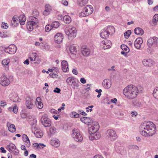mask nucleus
I'll list each match as a JSON object with an SVG mask.
<instances>
[{
  "label": "nucleus",
  "mask_w": 158,
  "mask_h": 158,
  "mask_svg": "<svg viewBox=\"0 0 158 158\" xmlns=\"http://www.w3.org/2000/svg\"><path fill=\"white\" fill-rule=\"evenodd\" d=\"M156 131V125L152 122L144 121L139 127V132L142 136L148 137L152 136Z\"/></svg>",
  "instance_id": "1"
},
{
  "label": "nucleus",
  "mask_w": 158,
  "mask_h": 158,
  "mask_svg": "<svg viewBox=\"0 0 158 158\" xmlns=\"http://www.w3.org/2000/svg\"><path fill=\"white\" fill-rule=\"evenodd\" d=\"M123 93L127 98L132 99L137 97L139 91L136 86L130 85L124 89Z\"/></svg>",
  "instance_id": "2"
},
{
  "label": "nucleus",
  "mask_w": 158,
  "mask_h": 158,
  "mask_svg": "<svg viewBox=\"0 0 158 158\" xmlns=\"http://www.w3.org/2000/svg\"><path fill=\"white\" fill-rule=\"evenodd\" d=\"M38 20L37 18L34 16L31 17L29 19V21L27 23V27L30 31H32L34 28H36Z\"/></svg>",
  "instance_id": "3"
},
{
  "label": "nucleus",
  "mask_w": 158,
  "mask_h": 158,
  "mask_svg": "<svg viewBox=\"0 0 158 158\" xmlns=\"http://www.w3.org/2000/svg\"><path fill=\"white\" fill-rule=\"evenodd\" d=\"M76 30L74 27H70L65 29V34L69 36V39H72L76 36Z\"/></svg>",
  "instance_id": "4"
},
{
  "label": "nucleus",
  "mask_w": 158,
  "mask_h": 158,
  "mask_svg": "<svg viewBox=\"0 0 158 158\" xmlns=\"http://www.w3.org/2000/svg\"><path fill=\"white\" fill-rule=\"evenodd\" d=\"M106 137L111 141H114L117 138V135L115 131L112 129L108 130L106 132Z\"/></svg>",
  "instance_id": "5"
},
{
  "label": "nucleus",
  "mask_w": 158,
  "mask_h": 158,
  "mask_svg": "<svg viewBox=\"0 0 158 158\" xmlns=\"http://www.w3.org/2000/svg\"><path fill=\"white\" fill-rule=\"evenodd\" d=\"M73 133L72 136L75 141L77 142H81L83 140V137L82 135L80 133L79 130L74 129L72 131Z\"/></svg>",
  "instance_id": "6"
},
{
  "label": "nucleus",
  "mask_w": 158,
  "mask_h": 158,
  "mask_svg": "<svg viewBox=\"0 0 158 158\" xmlns=\"http://www.w3.org/2000/svg\"><path fill=\"white\" fill-rule=\"evenodd\" d=\"M147 44L150 47H158V38L155 36L150 37L148 40Z\"/></svg>",
  "instance_id": "7"
},
{
  "label": "nucleus",
  "mask_w": 158,
  "mask_h": 158,
  "mask_svg": "<svg viewBox=\"0 0 158 158\" xmlns=\"http://www.w3.org/2000/svg\"><path fill=\"white\" fill-rule=\"evenodd\" d=\"M6 148L10 153L13 152L15 155H17L19 153L18 150L16 148L15 145L13 143H10L6 146Z\"/></svg>",
  "instance_id": "8"
},
{
  "label": "nucleus",
  "mask_w": 158,
  "mask_h": 158,
  "mask_svg": "<svg viewBox=\"0 0 158 158\" xmlns=\"http://www.w3.org/2000/svg\"><path fill=\"white\" fill-rule=\"evenodd\" d=\"M89 129V133L90 135L95 133L99 129V125L97 122H94Z\"/></svg>",
  "instance_id": "9"
},
{
  "label": "nucleus",
  "mask_w": 158,
  "mask_h": 158,
  "mask_svg": "<svg viewBox=\"0 0 158 158\" xmlns=\"http://www.w3.org/2000/svg\"><path fill=\"white\" fill-rule=\"evenodd\" d=\"M40 121L42 125L45 127H49L51 125L50 119L46 115L43 116L40 119Z\"/></svg>",
  "instance_id": "10"
},
{
  "label": "nucleus",
  "mask_w": 158,
  "mask_h": 158,
  "mask_svg": "<svg viewBox=\"0 0 158 158\" xmlns=\"http://www.w3.org/2000/svg\"><path fill=\"white\" fill-rule=\"evenodd\" d=\"M5 51L6 53L12 54L15 53L17 50V47L14 44L10 45L7 47H5Z\"/></svg>",
  "instance_id": "11"
},
{
  "label": "nucleus",
  "mask_w": 158,
  "mask_h": 158,
  "mask_svg": "<svg viewBox=\"0 0 158 158\" xmlns=\"http://www.w3.org/2000/svg\"><path fill=\"white\" fill-rule=\"evenodd\" d=\"M0 83L2 85L6 86L10 84V81L5 75L3 74L0 78Z\"/></svg>",
  "instance_id": "12"
},
{
  "label": "nucleus",
  "mask_w": 158,
  "mask_h": 158,
  "mask_svg": "<svg viewBox=\"0 0 158 158\" xmlns=\"http://www.w3.org/2000/svg\"><path fill=\"white\" fill-rule=\"evenodd\" d=\"M83 11H85L86 13V15L87 16L91 14L93 11V7L91 5H87L83 9Z\"/></svg>",
  "instance_id": "13"
},
{
  "label": "nucleus",
  "mask_w": 158,
  "mask_h": 158,
  "mask_svg": "<svg viewBox=\"0 0 158 158\" xmlns=\"http://www.w3.org/2000/svg\"><path fill=\"white\" fill-rule=\"evenodd\" d=\"M81 121L83 123L86 124L88 125H91L94 122L93 120L89 118L86 117H82L80 118Z\"/></svg>",
  "instance_id": "14"
},
{
  "label": "nucleus",
  "mask_w": 158,
  "mask_h": 158,
  "mask_svg": "<svg viewBox=\"0 0 158 158\" xmlns=\"http://www.w3.org/2000/svg\"><path fill=\"white\" fill-rule=\"evenodd\" d=\"M143 42V40L141 37L137 38L134 42V45L135 48L137 49H139L141 45Z\"/></svg>",
  "instance_id": "15"
},
{
  "label": "nucleus",
  "mask_w": 158,
  "mask_h": 158,
  "mask_svg": "<svg viewBox=\"0 0 158 158\" xmlns=\"http://www.w3.org/2000/svg\"><path fill=\"white\" fill-rule=\"evenodd\" d=\"M142 63L145 66L151 67L154 64V61L150 59H144L143 60Z\"/></svg>",
  "instance_id": "16"
},
{
  "label": "nucleus",
  "mask_w": 158,
  "mask_h": 158,
  "mask_svg": "<svg viewBox=\"0 0 158 158\" xmlns=\"http://www.w3.org/2000/svg\"><path fill=\"white\" fill-rule=\"evenodd\" d=\"M63 39V35L60 33H57L54 37L55 40L57 44L60 43Z\"/></svg>",
  "instance_id": "17"
},
{
  "label": "nucleus",
  "mask_w": 158,
  "mask_h": 158,
  "mask_svg": "<svg viewBox=\"0 0 158 158\" xmlns=\"http://www.w3.org/2000/svg\"><path fill=\"white\" fill-rule=\"evenodd\" d=\"M102 85L106 89L110 88L111 85V82L109 79H105L102 82Z\"/></svg>",
  "instance_id": "18"
},
{
  "label": "nucleus",
  "mask_w": 158,
  "mask_h": 158,
  "mask_svg": "<svg viewBox=\"0 0 158 158\" xmlns=\"http://www.w3.org/2000/svg\"><path fill=\"white\" fill-rule=\"evenodd\" d=\"M19 21L16 17L14 16L12 20L11 21L10 25L13 27H17L19 24Z\"/></svg>",
  "instance_id": "19"
},
{
  "label": "nucleus",
  "mask_w": 158,
  "mask_h": 158,
  "mask_svg": "<svg viewBox=\"0 0 158 158\" xmlns=\"http://www.w3.org/2000/svg\"><path fill=\"white\" fill-rule=\"evenodd\" d=\"M62 69L64 72L69 71L68 64L67 61L63 60L61 62Z\"/></svg>",
  "instance_id": "20"
},
{
  "label": "nucleus",
  "mask_w": 158,
  "mask_h": 158,
  "mask_svg": "<svg viewBox=\"0 0 158 158\" xmlns=\"http://www.w3.org/2000/svg\"><path fill=\"white\" fill-rule=\"evenodd\" d=\"M100 137V135L98 132H95V133L92 134L89 136V138L90 140L94 139H98Z\"/></svg>",
  "instance_id": "21"
},
{
  "label": "nucleus",
  "mask_w": 158,
  "mask_h": 158,
  "mask_svg": "<svg viewBox=\"0 0 158 158\" xmlns=\"http://www.w3.org/2000/svg\"><path fill=\"white\" fill-rule=\"evenodd\" d=\"M102 43L103 44L104 46H103L104 49L109 48H110L111 43V41L107 40H105L104 41H102Z\"/></svg>",
  "instance_id": "22"
},
{
  "label": "nucleus",
  "mask_w": 158,
  "mask_h": 158,
  "mask_svg": "<svg viewBox=\"0 0 158 158\" xmlns=\"http://www.w3.org/2000/svg\"><path fill=\"white\" fill-rule=\"evenodd\" d=\"M9 131L11 132H14L16 131V128L15 125L13 124H11L8 123H7Z\"/></svg>",
  "instance_id": "23"
},
{
  "label": "nucleus",
  "mask_w": 158,
  "mask_h": 158,
  "mask_svg": "<svg viewBox=\"0 0 158 158\" xmlns=\"http://www.w3.org/2000/svg\"><path fill=\"white\" fill-rule=\"evenodd\" d=\"M26 105L27 108L30 109H31L33 106L32 101L30 98H27L26 99Z\"/></svg>",
  "instance_id": "24"
},
{
  "label": "nucleus",
  "mask_w": 158,
  "mask_h": 158,
  "mask_svg": "<svg viewBox=\"0 0 158 158\" xmlns=\"http://www.w3.org/2000/svg\"><path fill=\"white\" fill-rule=\"evenodd\" d=\"M81 53L84 56H89L90 54V49L88 48H82L81 50Z\"/></svg>",
  "instance_id": "25"
},
{
  "label": "nucleus",
  "mask_w": 158,
  "mask_h": 158,
  "mask_svg": "<svg viewBox=\"0 0 158 158\" xmlns=\"http://www.w3.org/2000/svg\"><path fill=\"white\" fill-rule=\"evenodd\" d=\"M51 10V6L49 5H46L45 6V10L43 12V14L45 16L48 15Z\"/></svg>",
  "instance_id": "26"
},
{
  "label": "nucleus",
  "mask_w": 158,
  "mask_h": 158,
  "mask_svg": "<svg viewBox=\"0 0 158 158\" xmlns=\"http://www.w3.org/2000/svg\"><path fill=\"white\" fill-rule=\"evenodd\" d=\"M101 37L103 39H106L108 38L109 35L105 28L100 33Z\"/></svg>",
  "instance_id": "27"
},
{
  "label": "nucleus",
  "mask_w": 158,
  "mask_h": 158,
  "mask_svg": "<svg viewBox=\"0 0 158 158\" xmlns=\"http://www.w3.org/2000/svg\"><path fill=\"white\" fill-rule=\"evenodd\" d=\"M19 22L21 25H23L25 24L26 18L25 16L23 15H22L19 17Z\"/></svg>",
  "instance_id": "28"
},
{
  "label": "nucleus",
  "mask_w": 158,
  "mask_h": 158,
  "mask_svg": "<svg viewBox=\"0 0 158 158\" xmlns=\"http://www.w3.org/2000/svg\"><path fill=\"white\" fill-rule=\"evenodd\" d=\"M41 100V99L40 97H38L36 98V105L37 107L39 109H42L43 107V104L40 101Z\"/></svg>",
  "instance_id": "29"
},
{
  "label": "nucleus",
  "mask_w": 158,
  "mask_h": 158,
  "mask_svg": "<svg viewBox=\"0 0 158 158\" xmlns=\"http://www.w3.org/2000/svg\"><path fill=\"white\" fill-rule=\"evenodd\" d=\"M134 32L136 35H142L143 34L144 31L140 27H137L135 29Z\"/></svg>",
  "instance_id": "30"
},
{
  "label": "nucleus",
  "mask_w": 158,
  "mask_h": 158,
  "mask_svg": "<svg viewBox=\"0 0 158 158\" xmlns=\"http://www.w3.org/2000/svg\"><path fill=\"white\" fill-rule=\"evenodd\" d=\"M10 62V60L9 59H4L2 61V64L5 67L6 70H8V64Z\"/></svg>",
  "instance_id": "31"
},
{
  "label": "nucleus",
  "mask_w": 158,
  "mask_h": 158,
  "mask_svg": "<svg viewBox=\"0 0 158 158\" xmlns=\"http://www.w3.org/2000/svg\"><path fill=\"white\" fill-rule=\"evenodd\" d=\"M106 30L109 35L114 33L115 31L114 27L111 26H109Z\"/></svg>",
  "instance_id": "32"
},
{
  "label": "nucleus",
  "mask_w": 158,
  "mask_h": 158,
  "mask_svg": "<svg viewBox=\"0 0 158 158\" xmlns=\"http://www.w3.org/2000/svg\"><path fill=\"white\" fill-rule=\"evenodd\" d=\"M89 0H78V4L79 6L81 7L85 6L88 2Z\"/></svg>",
  "instance_id": "33"
},
{
  "label": "nucleus",
  "mask_w": 158,
  "mask_h": 158,
  "mask_svg": "<svg viewBox=\"0 0 158 158\" xmlns=\"http://www.w3.org/2000/svg\"><path fill=\"white\" fill-rule=\"evenodd\" d=\"M70 52L72 54H74L75 52H77L76 46L75 45L73 44L70 46L69 48Z\"/></svg>",
  "instance_id": "34"
},
{
  "label": "nucleus",
  "mask_w": 158,
  "mask_h": 158,
  "mask_svg": "<svg viewBox=\"0 0 158 158\" xmlns=\"http://www.w3.org/2000/svg\"><path fill=\"white\" fill-rule=\"evenodd\" d=\"M63 20L66 23L69 24L71 21L70 17L69 15H65L63 17Z\"/></svg>",
  "instance_id": "35"
},
{
  "label": "nucleus",
  "mask_w": 158,
  "mask_h": 158,
  "mask_svg": "<svg viewBox=\"0 0 158 158\" xmlns=\"http://www.w3.org/2000/svg\"><path fill=\"white\" fill-rule=\"evenodd\" d=\"M51 143L52 145L56 147H57L60 145V143L59 140H51Z\"/></svg>",
  "instance_id": "36"
},
{
  "label": "nucleus",
  "mask_w": 158,
  "mask_h": 158,
  "mask_svg": "<svg viewBox=\"0 0 158 158\" xmlns=\"http://www.w3.org/2000/svg\"><path fill=\"white\" fill-rule=\"evenodd\" d=\"M153 95L155 98L158 99V87L154 89Z\"/></svg>",
  "instance_id": "37"
},
{
  "label": "nucleus",
  "mask_w": 158,
  "mask_h": 158,
  "mask_svg": "<svg viewBox=\"0 0 158 158\" xmlns=\"http://www.w3.org/2000/svg\"><path fill=\"white\" fill-rule=\"evenodd\" d=\"M70 116L73 118H78L80 117V115L75 112H73L70 114Z\"/></svg>",
  "instance_id": "38"
},
{
  "label": "nucleus",
  "mask_w": 158,
  "mask_h": 158,
  "mask_svg": "<svg viewBox=\"0 0 158 158\" xmlns=\"http://www.w3.org/2000/svg\"><path fill=\"white\" fill-rule=\"evenodd\" d=\"M75 79L73 77H68L66 80V82L69 85H72L73 81H74Z\"/></svg>",
  "instance_id": "39"
},
{
  "label": "nucleus",
  "mask_w": 158,
  "mask_h": 158,
  "mask_svg": "<svg viewBox=\"0 0 158 158\" xmlns=\"http://www.w3.org/2000/svg\"><path fill=\"white\" fill-rule=\"evenodd\" d=\"M60 23L58 21H55L52 24V28L53 29L57 28L60 26Z\"/></svg>",
  "instance_id": "40"
},
{
  "label": "nucleus",
  "mask_w": 158,
  "mask_h": 158,
  "mask_svg": "<svg viewBox=\"0 0 158 158\" xmlns=\"http://www.w3.org/2000/svg\"><path fill=\"white\" fill-rule=\"evenodd\" d=\"M33 146L35 147H36V148H44L43 147H40V146H44V147H45V145H44L43 143H40L39 144H38L37 143H33Z\"/></svg>",
  "instance_id": "41"
},
{
  "label": "nucleus",
  "mask_w": 158,
  "mask_h": 158,
  "mask_svg": "<svg viewBox=\"0 0 158 158\" xmlns=\"http://www.w3.org/2000/svg\"><path fill=\"white\" fill-rule=\"evenodd\" d=\"M121 48L123 50L126 52H129V49L127 46L123 44L121 46Z\"/></svg>",
  "instance_id": "42"
},
{
  "label": "nucleus",
  "mask_w": 158,
  "mask_h": 158,
  "mask_svg": "<svg viewBox=\"0 0 158 158\" xmlns=\"http://www.w3.org/2000/svg\"><path fill=\"white\" fill-rule=\"evenodd\" d=\"M132 104L134 106L136 107H140L142 106L141 102L138 101H133Z\"/></svg>",
  "instance_id": "43"
},
{
  "label": "nucleus",
  "mask_w": 158,
  "mask_h": 158,
  "mask_svg": "<svg viewBox=\"0 0 158 158\" xmlns=\"http://www.w3.org/2000/svg\"><path fill=\"white\" fill-rule=\"evenodd\" d=\"M52 27L50 24L47 25L45 27V30L46 32H49L51 30L53 29Z\"/></svg>",
  "instance_id": "44"
},
{
  "label": "nucleus",
  "mask_w": 158,
  "mask_h": 158,
  "mask_svg": "<svg viewBox=\"0 0 158 158\" xmlns=\"http://www.w3.org/2000/svg\"><path fill=\"white\" fill-rule=\"evenodd\" d=\"M128 148L130 149H136L138 150L139 149V147L135 145H131L128 146Z\"/></svg>",
  "instance_id": "45"
},
{
  "label": "nucleus",
  "mask_w": 158,
  "mask_h": 158,
  "mask_svg": "<svg viewBox=\"0 0 158 158\" xmlns=\"http://www.w3.org/2000/svg\"><path fill=\"white\" fill-rule=\"evenodd\" d=\"M158 21V14H155L153 17L152 19V22L154 23H156Z\"/></svg>",
  "instance_id": "46"
},
{
  "label": "nucleus",
  "mask_w": 158,
  "mask_h": 158,
  "mask_svg": "<svg viewBox=\"0 0 158 158\" xmlns=\"http://www.w3.org/2000/svg\"><path fill=\"white\" fill-rule=\"evenodd\" d=\"M35 136L38 138H40L42 137L43 135V133L42 132H40L37 131L36 133H35Z\"/></svg>",
  "instance_id": "47"
},
{
  "label": "nucleus",
  "mask_w": 158,
  "mask_h": 158,
  "mask_svg": "<svg viewBox=\"0 0 158 158\" xmlns=\"http://www.w3.org/2000/svg\"><path fill=\"white\" fill-rule=\"evenodd\" d=\"M131 31L128 30L127 31L125 32L124 33L125 37L126 39H128L131 34Z\"/></svg>",
  "instance_id": "48"
},
{
  "label": "nucleus",
  "mask_w": 158,
  "mask_h": 158,
  "mask_svg": "<svg viewBox=\"0 0 158 158\" xmlns=\"http://www.w3.org/2000/svg\"><path fill=\"white\" fill-rule=\"evenodd\" d=\"M50 132L52 135L54 134L56 132V129L55 127H53L50 128Z\"/></svg>",
  "instance_id": "49"
},
{
  "label": "nucleus",
  "mask_w": 158,
  "mask_h": 158,
  "mask_svg": "<svg viewBox=\"0 0 158 158\" xmlns=\"http://www.w3.org/2000/svg\"><path fill=\"white\" fill-rule=\"evenodd\" d=\"M85 14H86V13H85V11H83V9L82 11L79 14V16L80 17H82L87 16V15H85Z\"/></svg>",
  "instance_id": "50"
},
{
  "label": "nucleus",
  "mask_w": 158,
  "mask_h": 158,
  "mask_svg": "<svg viewBox=\"0 0 158 158\" xmlns=\"http://www.w3.org/2000/svg\"><path fill=\"white\" fill-rule=\"evenodd\" d=\"M13 100L14 102H19V97L16 95H15V97L13 98Z\"/></svg>",
  "instance_id": "51"
},
{
  "label": "nucleus",
  "mask_w": 158,
  "mask_h": 158,
  "mask_svg": "<svg viewBox=\"0 0 158 158\" xmlns=\"http://www.w3.org/2000/svg\"><path fill=\"white\" fill-rule=\"evenodd\" d=\"M72 84L73 85V88L74 89L75 88V87H78L79 86V85L77 83L76 81L74 80V81H73V82L72 83Z\"/></svg>",
  "instance_id": "52"
},
{
  "label": "nucleus",
  "mask_w": 158,
  "mask_h": 158,
  "mask_svg": "<svg viewBox=\"0 0 158 158\" xmlns=\"http://www.w3.org/2000/svg\"><path fill=\"white\" fill-rule=\"evenodd\" d=\"M7 35L4 32H2L0 31V36L2 38L6 37Z\"/></svg>",
  "instance_id": "53"
},
{
  "label": "nucleus",
  "mask_w": 158,
  "mask_h": 158,
  "mask_svg": "<svg viewBox=\"0 0 158 158\" xmlns=\"http://www.w3.org/2000/svg\"><path fill=\"white\" fill-rule=\"evenodd\" d=\"M78 112L83 115L85 116L87 115V114L82 110H79Z\"/></svg>",
  "instance_id": "54"
},
{
  "label": "nucleus",
  "mask_w": 158,
  "mask_h": 158,
  "mask_svg": "<svg viewBox=\"0 0 158 158\" xmlns=\"http://www.w3.org/2000/svg\"><path fill=\"white\" fill-rule=\"evenodd\" d=\"M17 107L16 106H14L13 108V111L15 113H17L18 112Z\"/></svg>",
  "instance_id": "55"
},
{
  "label": "nucleus",
  "mask_w": 158,
  "mask_h": 158,
  "mask_svg": "<svg viewBox=\"0 0 158 158\" xmlns=\"http://www.w3.org/2000/svg\"><path fill=\"white\" fill-rule=\"evenodd\" d=\"M60 89L57 87H56L53 90V92L55 93H59L60 92Z\"/></svg>",
  "instance_id": "56"
},
{
  "label": "nucleus",
  "mask_w": 158,
  "mask_h": 158,
  "mask_svg": "<svg viewBox=\"0 0 158 158\" xmlns=\"http://www.w3.org/2000/svg\"><path fill=\"white\" fill-rule=\"evenodd\" d=\"M51 113L53 114H56L57 113L59 114H60V113L59 112H58L57 110L53 109H51Z\"/></svg>",
  "instance_id": "57"
},
{
  "label": "nucleus",
  "mask_w": 158,
  "mask_h": 158,
  "mask_svg": "<svg viewBox=\"0 0 158 158\" xmlns=\"http://www.w3.org/2000/svg\"><path fill=\"white\" fill-rule=\"evenodd\" d=\"M23 140L24 141L28 139V138L27 136L25 134H23Z\"/></svg>",
  "instance_id": "58"
},
{
  "label": "nucleus",
  "mask_w": 158,
  "mask_h": 158,
  "mask_svg": "<svg viewBox=\"0 0 158 158\" xmlns=\"http://www.w3.org/2000/svg\"><path fill=\"white\" fill-rule=\"evenodd\" d=\"M24 141L26 143V145L27 146L29 147L30 145V142L29 139H28Z\"/></svg>",
  "instance_id": "59"
},
{
  "label": "nucleus",
  "mask_w": 158,
  "mask_h": 158,
  "mask_svg": "<svg viewBox=\"0 0 158 158\" xmlns=\"http://www.w3.org/2000/svg\"><path fill=\"white\" fill-rule=\"evenodd\" d=\"M80 81L83 84H85L86 82V80L84 78H81Z\"/></svg>",
  "instance_id": "60"
},
{
  "label": "nucleus",
  "mask_w": 158,
  "mask_h": 158,
  "mask_svg": "<svg viewBox=\"0 0 158 158\" xmlns=\"http://www.w3.org/2000/svg\"><path fill=\"white\" fill-rule=\"evenodd\" d=\"M0 105L2 106H4L6 105V103L5 102H3L2 101H1L0 102Z\"/></svg>",
  "instance_id": "61"
},
{
  "label": "nucleus",
  "mask_w": 158,
  "mask_h": 158,
  "mask_svg": "<svg viewBox=\"0 0 158 158\" xmlns=\"http://www.w3.org/2000/svg\"><path fill=\"white\" fill-rule=\"evenodd\" d=\"M1 152L2 153H5L6 152V151L4 149L3 147H2L0 148Z\"/></svg>",
  "instance_id": "62"
},
{
  "label": "nucleus",
  "mask_w": 158,
  "mask_h": 158,
  "mask_svg": "<svg viewBox=\"0 0 158 158\" xmlns=\"http://www.w3.org/2000/svg\"><path fill=\"white\" fill-rule=\"evenodd\" d=\"M93 158H103V157L99 155H97L94 156Z\"/></svg>",
  "instance_id": "63"
},
{
  "label": "nucleus",
  "mask_w": 158,
  "mask_h": 158,
  "mask_svg": "<svg viewBox=\"0 0 158 158\" xmlns=\"http://www.w3.org/2000/svg\"><path fill=\"white\" fill-rule=\"evenodd\" d=\"M131 116L132 117H135L137 114V112H131Z\"/></svg>",
  "instance_id": "64"
}]
</instances>
